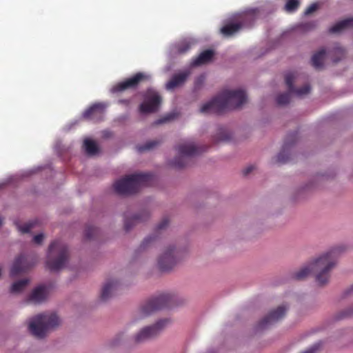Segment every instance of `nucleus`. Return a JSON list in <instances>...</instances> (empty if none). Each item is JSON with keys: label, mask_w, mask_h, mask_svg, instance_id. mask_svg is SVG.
<instances>
[{"label": "nucleus", "mask_w": 353, "mask_h": 353, "mask_svg": "<svg viewBox=\"0 0 353 353\" xmlns=\"http://www.w3.org/2000/svg\"><path fill=\"white\" fill-rule=\"evenodd\" d=\"M343 250L341 246L332 249L314 262L294 273L293 278L296 280H303L313 272L316 274V281L319 285L326 284L329 281L331 270L336 264L338 256Z\"/></svg>", "instance_id": "nucleus-1"}, {"label": "nucleus", "mask_w": 353, "mask_h": 353, "mask_svg": "<svg viewBox=\"0 0 353 353\" xmlns=\"http://www.w3.org/2000/svg\"><path fill=\"white\" fill-rule=\"evenodd\" d=\"M247 101V95L243 90H224L205 103L200 109L205 114H221L228 110L240 108Z\"/></svg>", "instance_id": "nucleus-2"}, {"label": "nucleus", "mask_w": 353, "mask_h": 353, "mask_svg": "<svg viewBox=\"0 0 353 353\" xmlns=\"http://www.w3.org/2000/svg\"><path fill=\"white\" fill-rule=\"evenodd\" d=\"M154 181V176L150 173L133 174L117 181L114 190L119 194H132L137 192L141 187L152 185Z\"/></svg>", "instance_id": "nucleus-3"}, {"label": "nucleus", "mask_w": 353, "mask_h": 353, "mask_svg": "<svg viewBox=\"0 0 353 353\" xmlns=\"http://www.w3.org/2000/svg\"><path fill=\"white\" fill-rule=\"evenodd\" d=\"M59 319L55 314H41L31 319L28 329L34 336L44 338L49 330L59 324Z\"/></svg>", "instance_id": "nucleus-4"}, {"label": "nucleus", "mask_w": 353, "mask_h": 353, "mask_svg": "<svg viewBox=\"0 0 353 353\" xmlns=\"http://www.w3.org/2000/svg\"><path fill=\"white\" fill-rule=\"evenodd\" d=\"M68 248L61 241H54L49 246L46 265L50 271H57L64 267L68 258Z\"/></svg>", "instance_id": "nucleus-5"}, {"label": "nucleus", "mask_w": 353, "mask_h": 353, "mask_svg": "<svg viewBox=\"0 0 353 353\" xmlns=\"http://www.w3.org/2000/svg\"><path fill=\"white\" fill-rule=\"evenodd\" d=\"M175 297L170 294H161L158 296L152 297L145 302L139 309L140 316H147L152 313L174 305Z\"/></svg>", "instance_id": "nucleus-6"}, {"label": "nucleus", "mask_w": 353, "mask_h": 353, "mask_svg": "<svg viewBox=\"0 0 353 353\" xmlns=\"http://www.w3.org/2000/svg\"><path fill=\"white\" fill-rule=\"evenodd\" d=\"M295 79L296 74L294 72H290L285 74V81L288 88V92L281 94L276 97V103L279 105L288 104L290 100V94H294L297 97H302L310 92V87L307 84L304 85L299 89H296L294 87V81Z\"/></svg>", "instance_id": "nucleus-7"}, {"label": "nucleus", "mask_w": 353, "mask_h": 353, "mask_svg": "<svg viewBox=\"0 0 353 353\" xmlns=\"http://www.w3.org/2000/svg\"><path fill=\"white\" fill-rule=\"evenodd\" d=\"M176 150L178 156L171 162L170 165L176 168H182L187 165V159L200 153L199 148L191 143H183L179 144Z\"/></svg>", "instance_id": "nucleus-8"}, {"label": "nucleus", "mask_w": 353, "mask_h": 353, "mask_svg": "<svg viewBox=\"0 0 353 353\" xmlns=\"http://www.w3.org/2000/svg\"><path fill=\"white\" fill-rule=\"evenodd\" d=\"M151 79V76L145 72H137L130 78L114 85L110 92L112 93H119L128 89H137L138 86Z\"/></svg>", "instance_id": "nucleus-9"}, {"label": "nucleus", "mask_w": 353, "mask_h": 353, "mask_svg": "<svg viewBox=\"0 0 353 353\" xmlns=\"http://www.w3.org/2000/svg\"><path fill=\"white\" fill-rule=\"evenodd\" d=\"M168 323V319H161L152 325L143 327L134 336L135 343H143L156 337Z\"/></svg>", "instance_id": "nucleus-10"}, {"label": "nucleus", "mask_w": 353, "mask_h": 353, "mask_svg": "<svg viewBox=\"0 0 353 353\" xmlns=\"http://www.w3.org/2000/svg\"><path fill=\"white\" fill-rule=\"evenodd\" d=\"M161 103L160 94L153 89H148L144 95V101L139 106L141 113H152L158 110Z\"/></svg>", "instance_id": "nucleus-11"}, {"label": "nucleus", "mask_w": 353, "mask_h": 353, "mask_svg": "<svg viewBox=\"0 0 353 353\" xmlns=\"http://www.w3.org/2000/svg\"><path fill=\"white\" fill-rule=\"evenodd\" d=\"M241 19V21L239 23H228L223 26L221 29V33L227 37L234 35L243 26H251L255 20V15L254 13L249 12L243 14Z\"/></svg>", "instance_id": "nucleus-12"}, {"label": "nucleus", "mask_w": 353, "mask_h": 353, "mask_svg": "<svg viewBox=\"0 0 353 353\" xmlns=\"http://www.w3.org/2000/svg\"><path fill=\"white\" fill-rule=\"evenodd\" d=\"M178 251L174 247L167 248L158 259V267L161 272L172 270L178 261Z\"/></svg>", "instance_id": "nucleus-13"}, {"label": "nucleus", "mask_w": 353, "mask_h": 353, "mask_svg": "<svg viewBox=\"0 0 353 353\" xmlns=\"http://www.w3.org/2000/svg\"><path fill=\"white\" fill-rule=\"evenodd\" d=\"M288 307L284 305L279 306L276 310L271 311L259 323L258 329L263 330L268 328L270 325L281 319L285 314Z\"/></svg>", "instance_id": "nucleus-14"}, {"label": "nucleus", "mask_w": 353, "mask_h": 353, "mask_svg": "<svg viewBox=\"0 0 353 353\" xmlns=\"http://www.w3.org/2000/svg\"><path fill=\"white\" fill-rule=\"evenodd\" d=\"M107 105L103 103H96L88 108L83 114L85 119L94 122L103 119Z\"/></svg>", "instance_id": "nucleus-15"}, {"label": "nucleus", "mask_w": 353, "mask_h": 353, "mask_svg": "<svg viewBox=\"0 0 353 353\" xmlns=\"http://www.w3.org/2000/svg\"><path fill=\"white\" fill-rule=\"evenodd\" d=\"M34 265V262L30 263L28 261L27 257L20 255L14 261L10 270V276H16L21 273L26 272Z\"/></svg>", "instance_id": "nucleus-16"}, {"label": "nucleus", "mask_w": 353, "mask_h": 353, "mask_svg": "<svg viewBox=\"0 0 353 353\" xmlns=\"http://www.w3.org/2000/svg\"><path fill=\"white\" fill-rule=\"evenodd\" d=\"M168 223H169V219L168 217H164L161 221L159 223V225L157 226L156 229H155V236H148L146 237L143 241V242L141 243V244L140 245V250H145L148 248H149L150 246H151L154 243V241L157 240L159 234L163 230H165L168 225Z\"/></svg>", "instance_id": "nucleus-17"}, {"label": "nucleus", "mask_w": 353, "mask_h": 353, "mask_svg": "<svg viewBox=\"0 0 353 353\" xmlns=\"http://www.w3.org/2000/svg\"><path fill=\"white\" fill-rule=\"evenodd\" d=\"M119 288V283L117 281L111 280L105 283L102 288L101 299L103 301H107Z\"/></svg>", "instance_id": "nucleus-18"}, {"label": "nucleus", "mask_w": 353, "mask_h": 353, "mask_svg": "<svg viewBox=\"0 0 353 353\" xmlns=\"http://www.w3.org/2000/svg\"><path fill=\"white\" fill-rule=\"evenodd\" d=\"M47 289L44 285L37 287L27 299L28 302L39 303L43 301L47 297Z\"/></svg>", "instance_id": "nucleus-19"}, {"label": "nucleus", "mask_w": 353, "mask_h": 353, "mask_svg": "<svg viewBox=\"0 0 353 353\" xmlns=\"http://www.w3.org/2000/svg\"><path fill=\"white\" fill-rule=\"evenodd\" d=\"M190 72L188 70L174 74L170 80L166 83L168 90L174 89L182 85L187 79Z\"/></svg>", "instance_id": "nucleus-20"}, {"label": "nucleus", "mask_w": 353, "mask_h": 353, "mask_svg": "<svg viewBox=\"0 0 353 353\" xmlns=\"http://www.w3.org/2000/svg\"><path fill=\"white\" fill-rule=\"evenodd\" d=\"M148 216V214L146 211H143L140 214L135 215L131 218H128L127 215L125 214L124 228L125 231L131 230L132 228L139 222L145 221Z\"/></svg>", "instance_id": "nucleus-21"}, {"label": "nucleus", "mask_w": 353, "mask_h": 353, "mask_svg": "<svg viewBox=\"0 0 353 353\" xmlns=\"http://www.w3.org/2000/svg\"><path fill=\"white\" fill-rule=\"evenodd\" d=\"M214 56V52L211 50H206L202 52L196 59H194L191 65L192 66H199L210 62Z\"/></svg>", "instance_id": "nucleus-22"}, {"label": "nucleus", "mask_w": 353, "mask_h": 353, "mask_svg": "<svg viewBox=\"0 0 353 353\" xmlns=\"http://www.w3.org/2000/svg\"><path fill=\"white\" fill-rule=\"evenodd\" d=\"M349 28H353V17L348 18L338 22L332 27H331L329 31L331 33H339L341 31Z\"/></svg>", "instance_id": "nucleus-23"}, {"label": "nucleus", "mask_w": 353, "mask_h": 353, "mask_svg": "<svg viewBox=\"0 0 353 353\" xmlns=\"http://www.w3.org/2000/svg\"><path fill=\"white\" fill-rule=\"evenodd\" d=\"M325 54V50L322 48L312 56L311 61L314 68L316 69L322 68Z\"/></svg>", "instance_id": "nucleus-24"}, {"label": "nucleus", "mask_w": 353, "mask_h": 353, "mask_svg": "<svg viewBox=\"0 0 353 353\" xmlns=\"http://www.w3.org/2000/svg\"><path fill=\"white\" fill-rule=\"evenodd\" d=\"M83 145L85 152L90 155H94L98 152L99 148L96 142L91 139H85Z\"/></svg>", "instance_id": "nucleus-25"}, {"label": "nucleus", "mask_w": 353, "mask_h": 353, "mask_svg": "<svg viewBox=\"0 0 353 353\" xmlns=\"http://www.w3.org/2000/svg\"><path fill=\"white\" fill-rule=\"evenodd\" d=\"M290 143L285 142L283 150L278 154L275 158V163H285L289 160V153L285 149L289 146Z\"/></svg>", "instance_id": "nucleus-26"}, {"label": "nucleus", "mask_w": 353, "mask_h": 353, "mask_svg": "<svg viewBox=\"0 0 353 353\" xmlns=\"http://www.w3.org/2000/svg\"><path fill=\"white\" fill-rule=\"evenodd\" d=\"M160 142L157 140H151L146 142L144 145H137L136 148L139 152H143L154 149L159 145Z\"/></svg>", "instance_id": "nucleus-27"}, {"label": "nucleus", "mask_w": 353, "mask_h": 353, "mask_svg": "<svg viewBox=\"0 0 353 353\" xmlns=\"http://www.w3.org/2000/svg\"><path fill=\"white\" fill-rule=\"evenodd\" d=\"M194 42L190 40H183L179 42L176 46V50L179 54L187 52L192 46Z\"/></svg>", "instance_id": "nucleus-28"}, {"label": "nucleus", "mask_w": 353, "mask_h": 353, "mask_svg": "<svg viewBox=\"0 0 353 353\" xmlns=\"http://www.w3.org/2000/svg\"><path fill=\"white\" fill-rule=\"evenodd\" d=\"M28 279H22L14 283L10 288V292L19 293L21 292L28 285Z\"/></svg>", "instance_id": "nucleus-29"}, {"label": "nucleus", "mask_w": 353, "mask_h": 353, "mask_svg": "<svg viewBox=\"0 0 353 353\" xmlns=\"http://www.w3.org/2000/svg\"><path fill=\"white\" fill-rule=\"evenodd\" d=\"M332 53L333 55V61L334 63H336L341 59H342L345 55V52L344 49L339 46H336L334 48L333 50L332 51Z\"/></svg>", "instance_id": "nucleus-30"}, {"label": "nucleus", "mask_w": 353, "mask_h": 353, "mask_svg": "<svg viewBox=\"0 0 353 353\" xmlns=\"http://www.w3.org/2000/svg\"><path fill=\"white\" fill-rule=\"evenodd\" d=\"M37 223V220H34L24 224L23 225H17V228L23 234L28 233Z\"/></svg>", "instance_id": "nucleus-31"}, {"label": "nucleus", "mask_w": 353, "mask_h": 353, "mask_svg": "<svg viewBox=\"0 0 353 353\" xmlns=\"http://www.w3.org/2000/svg\"><path fill=\"white\" fill-rule=\"evenodd\" d=\"M98 232V228L91 225H88L85 230V237L89 240L92 239L97 235Z\"/></svg>", "instance_id": "nucleus-32"}, {"label": "nucleus", "mask_w": 353, "mask_h": 353, "mask_svg": "<svg viewBox=\"0 0 353 353\" xmlns=\"http://www.w3.org/2000/svg\"><path fill=\"white\" fill-rule=\"evenodd\" d=\"M299 0H288L285 4V10L289 12H294L299 7Z\"/></svg>", "instance_id": "nucleus-33"}, {"label": "nucleus", "mask_w": 353, "mask_h": 353, "mask_svg": "<svg viewBox=\"0 0 353 353\" xmlns=\"http://www.w3.org/2000/svg\"><path fill=\"white\" fill-rule=\"evenodd\" d=\"M353 316V307L352 308H348L345 310H343L338 313L336 316V320H341L345 318L348 317H352Z\"/></svg>", "instance_id": "nucleus-34"}, {"label": "nucleus", "mask_w": 353, "mask_h": 353, "mask_svg": "<svg viewBox=\"0 0 353 353\" xmlns=\"http://www.w3.org/2000/svg\"><path fill=\"white\" fill-rule=\"evenodd\" d=\"M175 117H176V114H174V113L169 114L163 117V118L157 120V121H155L154 123L156 125L164 123H166V122H168L170 121L173 120Z\"/></svg>", "instance_id": "nucleus-35"}, {"label": "nucleus", "mask_w": 353, "mask_h": 353, "mask_svg": "<svg viewBox=\"0 0 353 353\" xmlns=\"http://www.w3.org/2000/svg\"><path fill=\"white\" fill-rule=\"evenodd\" d=\"M322 345L321 342H318L313 345L311 347L303 352V353H317Z\"/></svg>", "instance_id": "nucleus-36"}, {"label": "nucleus", "mask_w": 353, "mask_h": 353, "mask_svg": "<svg viewBox=\"0 0 353 353\" xmlns=\"http://www.w3.org/2000/svg\"><path fill=\"white\" fill-rule=\"evenodd\" d=\"M318 4L317 3H312L311 4L305 11V15H309L312 13H313L314 11H316L318 9Z\"/></svg>", "instance_id": "nucleus-37"}, {"label": "nucleus", "mask_w": 353, "mask_h": 353, "mask_svg": "<svg viewBox=\"0 0 353 353\" xmlns=\"http://www.w3.org/2000/svg\"><path fill=\"white\" fill-rule=\"evenodd\" d=\"M43 237L44 236L43 234H39L34 236L33 241L35 243L40 244L43 241Z\"/></svg>", "instance_id": "nucleus-38"}, {"label": "nucleus", "mask_w": 353, "mask_h": 353, "mask_svg": "<svg viewBox=\"0 0 353 353\" xmlns=\"http://www.w3.org/2000/svg\"><path fill=\"white\" fill-rule=\"evenodd\" d=\"M254 165H249L248 166L247 168H245L243 170V174L244 176H247L248 175L250 172H252V170L254 169Z\"/></svg>", "instance_id": "nucleus-39"}, {"label": "nucleus", "mask_w": 353, "mask_h": 353, "mask_svg": "<svg viewBox=\"0 0 353 353\" xmlns=\"http://www.w3.org/2000/svg\"><path fill=\"white\" fill-rule=\"evenodd\" d=\"M119 103L123 104V105L128 106L130 103V99H120L119 101Z\"/></svg>", "instance_id": "nucleus-40"}, {"label": "nucleus", "mask_w": 353, "mask_h": 353, "mask_svg": "<svg viewBox=\"0 0 353 353\" xmlns=\"http://www.w3.org/2000/svg\"><path fill=\"white\" fill-rule=\"evenodd\" d=\"M352 292H353V284L345 291V294H349Z\"/></svg>", "instance_id": "nucleus-41"}, {"label": "nucleus", "mask_w": 353, "mask_h": 353, "mask_svg": "<svg viewBox=\"0 0 353 353\" xmlns=\"http://www.w3.org/2000/svg\"><path fill=\"white\" fill-rule=\"evenodd\" d=\"M227 139H228V137H226V136H223V137L219 138V140H221V141H225V140H227Z\"/></svg>", "instance_id": "nucleus-42"}, {"label": "nucleus", "mask_w": 353, "mask_h": 353, "mask_svg": "<svg viewBox=\"0 0 353 353\" xmlns=\"http://www.w3.org/2000/svg\"><path fill=\"white\" fill-rule=\"evenodd\" d=\"M1 224H2V219H0V226L1 225Z\"/></svg>", "instance_id": "nucleus-43"}]
</instances>
